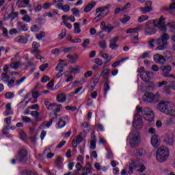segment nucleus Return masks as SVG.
<instances>
[{
  "instance_id": "473e14b6",
  "label": "nucleus",
  "mask_w": 175,
  "mask_h": 175,
  "mask_svg": "<svg viewBox=\"0 0 175 175\" xmlns=\"http://www.w3.org/2000/svg\"><path fill=\"white\" fill-rule=\"evenodd\" d=\"M130 39L132 43H134V44H137L139 43V36H137V34L135 36L131 35L130 36Z\"/></svg>"
},
{
  "instance_id": "69168bd1",
  "label": "nucleus",
  "mask_w": 175,
  "mask_h": 175,
  "mask_svg": "<svg viewBox=\"0 0 175 175\" xmlns=\"http://www.w3.org/2000/svg\"><path fill=\"white\" fill-rule=\"evenodd\" d=\"M1 31L3 32V36H4L5 38H7L8 35V29L5 28V27H1Z\"/></svg>"
},
{
  "instance_id": "a878e982",
  "label": "nucleus",
  "mask_w": 175,
  "mask_h": 175,
  "mask_svg": "<svg viewBox=\"0 0 175 175\" xmlns=\"http://www.w3.org/2000/svg\"><path fill=\"white\" fill-rule=\"evenodd\" d=\"M164 142L165 144H168V146H173V143H174V138H173V135H168L164 139Z\"/></svg>"
},
{
  "instance_id": "9d476101",
  "label": "nucleus",
  "mask_w": 175,
  "mask_h": 175,
  "mask_svg": "<svg viewBox=\"0 0 175 175\" xmlns=\"http://www.w3.org/2000/svg\"><path fill=\"white\" fill-rule=\"evenodd\" d=\"M170 105H172V102L161 100L159 103L157 109L159 110V111H161V113L166 114Z\"/></svg>"
},
{
  "instance_id": "864d4df0",
  "label": "nucleus",
  "mask_w": 175,
  "mask_h": 175,
  "mask_svg": "<svg viewBox=\"0 0 175 175\" xmlns=\"http://www.w3.org/2000/svg\"><path fill=\"white\" fill-rule=\"evenodd\" d=\"M31 96L34 99H38V98L40 96V94L36 90H33Z\"/></svg>"
},
{
  "instance_id": "8fccbe9b",
  "label": "nucleus",
  "mask_w": 175,
  "mask_h": 175,
  "mask_svg": "<svg viewBox=\"0 0 175 175\" xmlns=\"http://www.w3.org/2000/svg\"><path fill=\"white\" fill-rule=\"evenodd\" d=\"M90 45V39H85L83 40V43L81 44L82 47L83 49H87L88 46Z\"/></svg>"
},
{
  "instance_id": "412c9836",
  "label": "nucleus",
  "mask_w": 175,
  "mask_h": 175,
  "mask_svg": "<svg viewBox=\"0 0 175 175\" xmlns=\"http://www.w3.org/2000/svg\"><path fill=\"white\" fill-rule=\"evenodd\" d=\"M16 17H18V12H14L13 10L8 16L5 15V20H10V21H13Z\"/></svg>"
},
{
  "instance_id": "3c124183",
  "label": "nucleus",
  "mask_w": 175,
  "mask_h": 175,
  "mask_svg": "<svg viewBox=\"0 0 175 175\" xmlns=\"http://www.w3.org/2000/svg\"><path fill=\"white\" fill-rule=\"evenodd\" d=\"M100 56L102 57V58H105V59H113V56H109L107 53H100Z\"/></svg>"
},
{
  "instance_id": "774afa93",
  "label": "nucleus",
  "mask_w": 175,
  "mask_h": 175,
  "mask_svg": "<svg viewBox=\"0 0 175 175\" xmlns=\"http://www.w3.org/2000/svg\"><path fill=\"white\" fill-rule=\"evenodd\" d=\"M22 175H32V172H31L29 170H24L22 172Z\"/></svg>"
},
{
  "instance_id": "2f4dec72",
  "label": "nucleus",
  "mask_w": 175,
  "mask_h": 175,
  "mask_svg": "<svg viewBox=\"0 0 175 175\" xmlns=\"http://www.w3.org/2000/svg\"><path fill=\"white\" fill-rule=\"evenodd\" d=\"M17 26H18V28H19V29H21L22 31H28L27 25L24 24V23L23 22H18Z\"/></svg>"
},
{
  "instance_id": "e433bc0d",
  "label": "nucleus",
  "mask_w": 175,
  "mask_h": 175,
  "mask_svg": "<svg viewBox=\"0 0 175 175\" xmlns=\"http://www.w3.org/2000/svg\"><path fill=\"white\" fill-rule=\"evenodd\" d=\"M65 125H66V122H64V118H59L57 123V127L59 128V129H61V128H64Z\"/></svg>"
},
{
  "instance_id": "c03bdc74",
  "label": "nucleus",
  "mask_w": 175,
  "mask_h": 175,
  "mask_svg": "<svg viewBox=\"0 0 175 175\" xmlns=\"http://www.w3.org/2000/svg\"><path fill=\"white\" fill-rule=\"evenodd\" d=\"M71 12H72V14H74V16H75V17H80V11H79V9L72 8L71 10Z\"/></svg>"
},
{
  "instance_id": "5fc2aeb1",
  "label": "nucleus",
  "mask_w": 175,
  "mask_h": 175,
  "mask_svg": "<svg viewBox=\"0 0 175 175\" xmlns=\"http://www.w3.org/2000/svg\"><path fill=\"white\" fill-rule=\"evenodd\" d=\"M94 62L98 65V66H102L103 65V61L99 58H96L94 59Z\"/></svg>"
},
{
  "instance_id": "f704fd0d",
  "label": "nucleus",
  "mask_w": 175,
  "mask_h": 175,
  "mask_svg": "<svg viewBox=\"0 0 175 175\" xmlns=\"http://www.w3.org/2000/svg\"><path fill=\"white\" fill-rule=\"evenodd\" d=\"M40 30V26L38 25H33L31 27H30V31H31V32H39Z\"/></svg>"
},
{
  "instance_id": "4be33fe9",
  "label": "nucleus",
  "mask_w": 175,
  "mask_h": 175,
  "mask_svg": "<svg viewBox=\"0 0 175 175\" xmlns=\"http://www.w3.org/2000/svg\"><path fill=\"white\" fill-rule=\"evenodd\" d=\"M165 114H167V116H172L173 117H175V105H174V103H171Z\"/></svg>"
},
{
  "instance_id": "338daca9",
  "label": "nucleus",
  "mask_w": 175,
  "mask_h": 175,
  "mask_svg": "<svg viewBox=\"0 0 175 175\" xmlns=\"http://www.w3.org/2000/svg\"><path fill=\"white\" fill-rule=\"evenodd\" d=\"M46 68H49V64H44L40 66V70H41V72H44V70Z\"/></svg>"
},
{
  "instance_id": "79ce46f5",
  "label": "nucleus",
  "mask_w": 175,
  "mask_h": 175,
  "mask_svg": "<svg viewBox=\"0 0 175 175\" xmlns=\"http://www.w3.org/2000/svg\"><path fill=\"white\" fill-rule=\"evenodd\" d=\"M66 66V64H59L56 67H55V70H58L59 72H64V68Z\"/></svg>"
},
{
  "instance_id": "49530a36",
  "label": "nucleus",
  "mask_w": 175,
  "mask_h": 175,
  "mask_svg": "<svg viewBox=\"0 0 175 175\" xmlns=\"http://www.w3.org/2000/svg\"><path fill=\"white\" fill-rule=\"evenodd\" d=\"M147 20H148V16L147 15H142L138 18L139 23H143Z\"/></svg>"
},
{
  "instance_id": "f3484780",
  "label": "nucleus",
  "mask_w": 175,
  "mask_h": 175,
  "mask_svg": "<svg viewBox=\"0 0 175 175\" xmlns=\"http://www.w3.org/2000/svg\"><path fill=\"white\" fill-rule=\"evenodd\" d=\"M153 59L156 64H160L161 65H163V64L166 62V59L165 57L158 53L154 55Z\"/></svg>"
},
{
  "instance_id": "e2e57ef3",
  "label": "nucleus",
  "mask_w": 175,
  "mask_h": 175,
  "mask_svg": "<svg viewBox=\"0 0 175 175\" xmlns=\"http://www.w3.org/2000/svg\"><path fill=\"white\" fill-rule=\"evenodd\" d=\"M59 53H61V51L58 48L54 49L51 51V54H53V55H58Z\"/></svg>"
},
{
  "instance_id": "bf43d9fd",
  "label": "nucleus",
  "mask_w": 175,
  "mask_h": 175,
  "mask_svg": "<svg viewBox=\"0 0 175 175\" xmlns=\"http://www.w3.org/2000/svg\"><path fill=\"white\" fill-rule=\"evenodd\" d=\"M22 20L25 21V23H31V18L27 15H25L24 17L22 18Z\"/></svg>"
},
{
  "instance_id": "c85d7f7f",
  "label": "nucleus",
  "mask_w": 175,
  "mask_h": 175,
  "mask_svg": "<svg viewBox=\"0 0 175 175\" xmlns=\"http://www.w3.org/2000/svg\"><path fill=\"white\" fill-rule=\"evenodd\" d=\"M160 69L163 73H165L166 75H169L172 70L170 66H161Z\"/></svg>"
},
{
  "instance_id": "6e6d98bb",
  "label": "nucleus",
  "mask_w": 175,
  "mask_h": 175,
  "mask_svg": "<svg viewBox=\"0 0 175 175\" xmlns=\"http://www.w3.org/2000/svg\"><path fill=\"white\" fill-rule=\"evenodd\" d=\"M124 61H125V59H122L121 60L115 62L112 64V68H117V66H118V65H120V64H121V62H124Z\"/></svg>"
},
{
  "instance_id": "c756f323",
  "label": "nucleus",
  "mask_w": 175,
  "mask_h": 175,
  "mask_svg": "<svg viewBox=\"0 0 175 175\" xmlns=\"http://www.w3.org/2000/svg\"><path fill=\"white\" fill-rule=\"evenodd\" d=\"M53 124V120H51L49 122H44L40 126L41 129H47V128H50Z\"/></svg>"
},
{
  "instance_id": "39448f33",
  "label": "nucleus",
  "mask_w": 175,
  "mask_h": 175,
  "mask_svg": "<svg viewBox=\"0 0 175 175\" xmlns=\"http://www.w3.org/2000/svg\"><path fill=\"white\" fill-rule=\"evenodd\" d=\"M129 139L131 147H137L142 142V137L137 131H133L129 135Z\"/></svg>"
},
{
  "instance_id": "f257e3e1",
  "label": "nucleus",
  "mask_w": 175,
  "mask_h": 175,
  "mask_svg": "<svg viewBox=\"0 0 175 175\" xmlns=\"http://www.w3.org/2000/svg\"><path fill=\"white\" fill-rule=\"evenodd\" d=\"M170 39V36H169V34L166 33H163L162 34H161L160 38H159L158 39L155 40L154 38H150L149 40L147 41V43L150 49H154L155 44L154 43L156 42V44H157L156 50L162 51L167 49V46L169 44L167 40H169Z\"/></svg>"
},
{
  "instance_id": "20e7f679",
  "label": "nucleus",
  "mask_w": 175,
  "mask_h": 175,
  "mask_svg": "<svg viewBox=\"0 0 175 175\" xmlns=\"http://www.w3.org/2000/svg\"><path fill=\"white\" fill-rule=\"evenodd\" d=\"M169 148L166 146H161L156 152V159L158 162H165L169 158Z\"/></svg>"
},
{
  "instance_id": "a18cd8bd",
  "label": "nucleus",
  "mask_w": 175,
  "mask_h": 175,
  "mask_svg": "<svg viewBox=\"0 0 175 175\" xmlns=\"http://www.w3.org/2000/svg\"><path fill=\"white\" fill-rule=\"evenodd\" d=\"M110 73V70L109 68H104L100 73V76L105 77V76H107Z\"/></svg>"
},
{
  "instance_id": "4c0bfd02",
  "label": "nucleus",
  "mask_w": 175,
  "mask_h": 175,
  "mask_svg": "<svg viewBox=\"0 0 175 175\" xmlns=\"http://www.w3.org/2000/svg\"><path fill=\"white\" fill-rule=\"evenodd\" d=\"M44 36H46V33L44 31H40L39 33L36 35V38L38 40H42Z\"/></svg>"
},
{
  "instance_id": "5701e85b",
  "label": "nucleus",
  "mask_w": 175,
  "mask_h": 175,
  "mask_svg": "<svg viewBox=\"0 0 175 175\" xmlns=\"http://www.w3.org/2000/svg\"><path fill=\"white\" fill-rule=\"evenodd\" d=\"M64 159L59 156H57L55 161V165L58 169H62Z\"/></svg>"
},
{
  "instance_id": "7ed1b4c3",
  "label": "nucleus",
  "mask_w": 175,
  "mask_h": 175,
  "mask_svg": "<svg viewBox=\"0 0 175 175\" xmlns=\"http://www.w3.org/2000/svg\"><path fill=\"white\" fill-rule=\"evenodd\" d=\"M136 111L137 114H142L146 121H149V122L154 121V111L150 108L146 107L143 109V108L138 106L136 107Z\"/></svg>"
},
{
  "instance_id": "aec40b11",
  "label": "nucleus",
  "mask_w": 175,
  "mask_h": 175,
  "mask_svg": "<svg viewBox=\"0 0 175 175\" xmlns=\"http://www.w3.org/2000/svg\"><path fill=\"white\" fill-rule=\"evenodd\" d=\"M150 143H151L152 146L153 147H154L155 148L159 147L160 142H159V139H158V135H154L151 137Z\"/></svg>"
},
{
  "instance_id": "6ab92c4d",
  "label": "nucleus",
  "mask_w": 175,
  "mask_h": 175,
  "mask_svg": "<svg viewBox=\"0 0 175 175\" xmlns=\"http://www.w3.org/2000/svg\"><path fill=\"white\" fill-rule=\"evenodd\" d=\"M156 32L157 30L152 27V25H150L147 23L146 27H145V35H154Z\"/></svg>"
},
{
  "instance_id": "680f3d73",
  "label": "nucleus",
  "mask_w": 175,
  "mask_h": 175,
  "mask_svg": "<svg viewBox=\"0 0 175 175\" xmlns=\"http://www.w3.org/2000/svg\"><path fill=\"white\" fill-rule=\"evenodd\" d=\"M66 110H70L71 111H76L77 110V107L76 106H66Z\"/></svg>"
},
{
  "instance_id": "2eb2a0df",
  "label": "nucleus",
  "mask_w": 175,
  "mask_h": 175,
  "mask_svg": "<svg viewBox=\"0 0 175 175\" xmlns=\"http://www.w3.org/2000/svg\"><path fill=\"white\" fill-rule=\"evenodd\" d=\"M15 2L18 8H24L29 6L30 0H15Z\"/></svg>"
},
{
  "instance_id": "9b49d317",
  "label": "nucleus",
  "mask_w": 175,
  "mask_h": 175,
  "mask_svg": "<svg viewBox=\"0 0 175 175\" xmlns=\"http://www.w3.org/2000/svg\"><path fill=\"white\" fill-rule=\"evenodd\" d=\"M133 125L135 128H137V129H140V128L143 127V120L142 119L141 114L137 113L134 117Z\"/></svg>"
},
{
  "instance_id": "f8f14e48",
  "label": "nucleus",
  "mask_w": 175,
  "mask_h": 175,
  "mask_svg": "<svg viewBox=\"0 0 175 175\" xmlns=\"http://www.w3.org/2000/svg\"><path fill=\"white\" fill-rule=\"evenodd\" d=\"M18 161L22 163H25L28 161V151L25 149L19 150L18 152Z\"/></svg>"
},
{
  "instance_id": "f03ea898",
  "label": "nucleus",
  "mask_w": 175,
  "mask_h": 175,
  "mask_svg": "<svg viewBox=\"0 0 175 175\" xmlns=\"http://www.w3.org/2000/svg\"><path fill=\"white\" fill-rule=\"evenodd\" d=\"M126 170L128 171L129 174H133V170H136V172H139L142 173L146 170V167L143 163V160L137 159L131 161L130 163H129L127 167H126Z\"/></svg>"
},
{
  "instance_id": "603ef678",
  "label": "nucleus",
  "mask_w": 175,
  "mask_h": 175,
  "mask_svg": "<svg viewBox=\"0 0 175 175\" xmlns=\"http://www.w3.org/2000/svg\"><path fill=\"white\" fill-rule=\"evenodd\" d=\"M5 96L6 99H12V98H14V94L12 92H8L5 93Z\"/></svg>"
},
{
  "instance_id": "dca6fc26",
  "label": "nucleus",
  "mask_w": 175,
  "mask_h": 175,
  "mask_svg": "<svg viewBox=\"0 0 175 175\" xmlns=\"http://www.w3.org/2000/svg\"><path fill=\"white\" fill-rule=\"evenodd\" d=\"M57 9H59L60 10H63L65 13H68L69 10H70V5L68 4L64 5L62 3H57L55 5Z\"/></svg>"
},
{
  "instance_id": "13d9d810",
  "label": "nucleus",
  "mask_w": 175,
  "mask_h": 175,
  "mask_svg": "<svg viewBox=\"0 0 175 175\" xmlns=\"http://www.w3.org/2000/svg\"><path fill=\"white\" fill-rule=\"evenodd\" d=\"M80 69L79 68L78 66H77L75 68H72L70 73H79Z\"/></svg>"
},
{
  "instance_id": "cd10ccee",
  "label": "nucleus",
  "mask_w": 175,
  "mask_h": 175,
  "mask_svg": "<svg viewBox=\"0 0 175 175\" xmlns=\"http://www.w3.org/2000/svg\"><path fill=\"white\" fill-rule=\"evenodd\" d=\"M57 100L60 103H64L66 100V96L64 93L59 94L57 96Z\"/></svg>"
},
{
  "instance_id": "58836bf2",
  "label": "nucleus",
  "mask_w": 175,
  "mask_h": 175,
  "mask_svg": "<svg viewBox=\"0 0 175 175\" xmlns=\"http://www.w3.org/2000/svg\"><path fill=\"white\" fill-rule=\"evenodd\" d=\"M109 80H106L104 84L105 95H106L109 90H110V85H109Z\"/></svg>"
},
{
  "instance_id": "ea45409f",
  "label": "nucleus",
  "mask_w": 175,
  "mask_h": 175,
  "mask_svg": "<svg viewBox=\"0 0 175 175\" xmlns=\"http://www.w3.org/2000/svg\"><path fill=\"white\" fill-rule=\"evenodd\" d=\"M167 27H169L170 31H172V32H174L175 31V22L174 21H170L167 23Z\"/></svg>"
},
{
  "instance_id": "4468645a",
  "label": "nucleus",
  "mask_w": 175,
  "mask_h": 175,
  "mask_svg": "<svg viewBox=\"0 0 175 175\" xmlns=\"http://www.w3.org/2000/svg\"><path fill=\"white\" fill-rule=\"evenodd\" d=\"M142 29H143V26L139 25L135 28H130L127 29L126 33H131L134 36H136V35L139 36V31H142Z\"/></svg>"
},
{
  "instance_id": "0e129e2a",
  "label": "nucleus",
  "mask_w": 175,
  "mask_h": 175,
  "mask_svg": "<svg viewBox=\"0 0 175 175\" xmlns=\"http://www.w3.org/2000/svg\"><path fill=\"white\" fill-rule=\"evenodd\" d=\"M24 102H25V99H23L21 103L18 104V109H24V107H26Z\"/></svg>"
},
{
  "instance_id": "bb28decb",
  "label": "nucleus",
  "mask_w": 175,
  "mask_h": 175,
  "mask_svg": "<svg viewBox=\"0 0 175 175\" xmlns=\"http://www.w3.org/2000/svg\"><path fill=\"white\" fill-rule=\"evenodd\" d=\"M44 105L48 110H54L57 107V104L55 103H50V101H44Z\"/></svg>"
},
{
  "instance_id": "a211bd4d",
  "label": "nucleus",
  "mask_w": 175,
  "mask_h": 175,
  "mask_svg": "<svg viewBox=\"0 0 175 175\" xmlns=\"http://www.w3.org/2000/svg\"><path fill=\"white\" fill-rule=\"evenodd\" d=\"M117 42H118V37H115L112 38L109 41V49L111 50H117L118 49V44H117Z\"/></svg>"
},
{
  "instance_id": "b1692460",
  "label": "nucleus",
  "mask_w": 175,
  "mask_h": 175,
  "mask_svg": "<svg viewBox=\"0 0 175 175\" xmlns=\"http://www.w3.org/2000/svg\"><path fill=\"white\" fill-rule=\"evenodd\" d=\"M25 64H21V62H13L10 64V67L14 70H17L20 66H24Z\"/></svg>"
},
{
  "instance_id": "6e6552de",
  "label": "nucleus",
  "mask_w": 175,
  "mask_h": 175,
  "mask_svg": "<svg viewBox=\"0 0 175 175\" xmlns=\"http://www.w3.org/2000/svg\"><path fill=\"white\" fill-rule=\"evenodd\" d=\"M138 72L143 81H150V80L154 77V73L151 71L144 70V67H141L140 69L138 70Z\"/></svg>"
},
{
  "instance_id": "1a4fd4ad",
  "label": "nucleus",
  "mask_w": 175,
  "mask_h": 175,
  "mask_svg": "<svg viewBox=\"0 0 175 175\" xmlns=\"http://www.w3.org/2000/svg\"><path fill=\"white\" fill-rule=\"evenodd\" d=\"M166 18L163 16H161L159 20H154L153 24L154 27H157L160 29V30L165 33L166 31H167V28H166Z\"/></svg>"
},
{
  "instance_id": "a19ab883",
  "label": "nucleus",
  "mask_w": 175,
  "mask_h": 175,
  "mask_svg": "<svg viewBox=\"0 0 175 175\" xmlns=\"http://www.w3.org/2000/svg\"><path fill=\"white\" fill-rule=\"evenodd\" d=\"M16 42L18 43H27L28 42V39H27L24 36H21L19 38H17Z\"/></svg>"
},
{
  "instance_id": "72a5a7b5",
  "label": "nucleus",
  "mask_w": 175,
  "mask_h": 175,
  "mask_svg": "<svg viewBox=\"0 0 175 175\" xmlns=\"http://www.w3.org/2000/svg\"><path fill=\"white\" fill-rule=\"evenodd\" d=\"M74 32L75 33H80L81 32V29H80V23H75L74 24Z\"/></svg>"
},
{
  "instance_id": "4d7b16f0",
  "label": "nucleus",
  "mask_w": 175,
  "mask_h": 175,
  "mask_svg": "<svg viewBox=\"0 0 175 175\" xmlns=\"http://www.w3.org/2000/svg\"><path fill=\"white\" fill-rule=\"evenodd\" d=\"M135 154L137 157H142V155H143V149H136L135 150Z\"/></svg>"
},
{
  "instance_id": "393cba45",
  "label": "nucleus",
  "mask_w": 175,
  "mask_h": 175,
  "mask_svg": "<svg viewBox=\"0 0 175 175\" xmlns=\"http://www.w3.org/2000/svg\"><path fill=\"white\" fill-rule=\"evenodd\" d=\"M96 5V3L94 1L92 2L91 3H89L85 6V8L83 10V12H85V13H88L91 12V10H92V9L95 8Z\"/></svg>"
},
{
  "instance_id": "052dcab7",
  "label": "nucleus",
  "mask_w": 175,
  "mask_h": 175,
  "mask_svg": "<svg viewBox=\"0 0 175 175\" xmlns=\"http://www.w3.org/2000/svg\"><path fill=\"white\" fill-rule=\"evenodd\" d=\"M50 81V77L47 75H44L41 79L42 83H47V81Z\"/></svg>"
},
{
  "instance_id": "423d86ee",
  "label": "nucleus",
  "mask_w": 175,
  "mask_h": 175,
  "mask_svg": "<svg viewBox=\"0 0 175 175\" xmlns=\"http://www.w3.org/2000/svg\"><path fill=\"white\" fill-rule=\"evenodd\" d=\"M142 99L146 103H152L154 100L158 102L159 100V93H157L154 95L152 92H146L143 96Z\"/></svg>"
},
{
  "instance_id": "c9c22d12",
  "label": "nucleus",
  "mask_w": 175,
  "mask_h": 175,
  "mask_svg": "<svg viewBox=\"0 0 175 175\" xmlns=\"http://www.w3.org/2000/svg\"><path fill=\"white\" fill-rule=\"evenodd\" d=\"M140 10L144 13V14H146V13H148V12H151L152 10V8L150 6H146V7H141Z\"/></svg>"
},
{
  "instance_id": "09e8293b",
  "label": "nucleus",
  "mask_w": 175,
  "mask_h": 175,
  "mask_svg": "<svg viewBox=\"0 0 175 175\" xmlns=\"http://www.w3.org/2000/svg\"><path fill=\"white\" fill-rule=\"evenodd\" d=\"M59 39L62 40L66 36V29H62L61 33L59 34Z\"/></svg>"
},
{
  "instance_id": "ddd939ff",
  "label": "nucleus",
  "mask_w": 175,
  "mask_h": 175,
  "mask_svg": "<svg viewBox=\"0 0 175 175\" xmlns=\"http://www.w3.org/2000/svg\"><path fill=\"white\" fill-rule=\"evenodd\" d=\"M100 28L103 31H105V32H107L108 33H110V32L114 29V27L111 25V24L109 23L106 25V23H105V21L101 22Z\"/></svg>"
},
{
  "instance_id": "de8ad7c7",
  "label": "nucleus",
  "mask_w": 175,
  "mask_h": 175,
  "mask_svg": "<svg viewBox=\"0 0 175 175\" xmlns=\"http://www.w3.org/2000/svg\"><path fill=\"white\" fill-rule=\"evenodd\" d=\"M19 135L22 140H25V139H27V134L23 130L19 131Z\"/></svg>"
},
{
  "instance_id": "7c9ffc66",
  "label": "nucleus",
  "mask_w": 175,
  "mask_h": 175,
  "mask_svg": "<svg viewBox=\"0 0 175 175\" xmlns=\"http://www.w3.org/2000/svg\"><path fill=\"white\" fill-rule=\"evenodd\" d=\"M67 58H68L72 64H76L77 59H79V55L76 54L75 55H72L69 54L67 55Z\"/></svg>"
},
{
  "instance_id": "0eeeda50",
  "label": "nucleus",
  "mask_w": 175,
  "mask_h": 175,
  "mask_svg": "<svg viewBox=\"0 0 175 175\" xmlns=\"http://www.w3.org/2000/svg\"><path fill=\"white\" fill-rule=\"evenodd\" d=\"M0 79L3 83H5L10 88H12L14 85V83H16V77H12L10 79V75H8V73L2 72Z\"/></svg>"
},
{
  "instance_id": "37998d69",
  "label": "nucleus",
  "mask_w": 175,
  "mask_h": 175,
  "mask_svg": "<svg viewBox=\"0 0 175 175\" xmlns=\"http://www.w3.org/2000/svg\"><path fill=\"white\" fill-rule=\"evenodd\" d=\"M98 46H99V47H100V49H103V50L107 49V45L106 44V40H103L100 41L98 42Z\"/></svg>"
}]
</instances>
